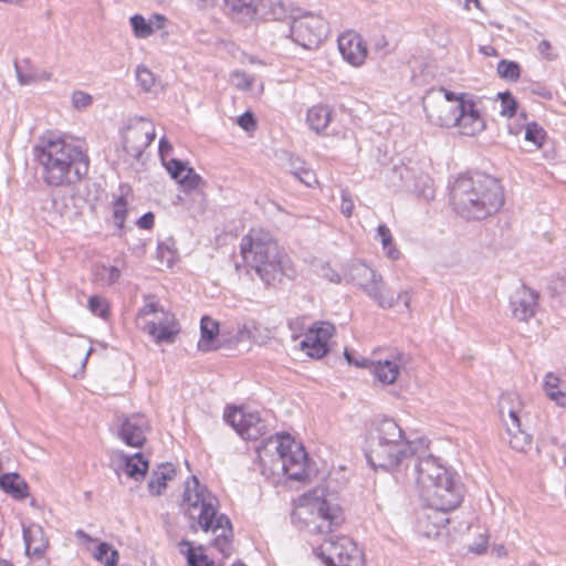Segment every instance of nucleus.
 <instances>
[{
  "mask_svg": "<svg viewBox=\"0 0 566 566\" xmlns=\"http://www.w3.org/2000/svg\"><path fill=\"white\" fill-rule=\"evenodd\" d=\"M176 469L171 463H161L151 474L148 481V490L151 495H160L166 489L167 481L174 479Z\"/></svg>",
  "mask_w": 566,
  "mask_h": 566,
  "instance_id": "obj_28",
  "label": "nucleus"
},
{
  "mask_svg": "<svg viewBox=\"0 0 566 566\" xmlns=\"http://www.w3.org/2000/svg\"><path fill=\"white\" fill-rule=\"evenodd\" d=\"M224 420L245 440H258L268 430L266 422L259 412H247L237 407L224 413Z\"/></svg>",
  "mask_w": 566,
  "mask_h": 566,
  "instance_id": "obj_15",
  "label": "nucleus"
},
{
  "mask_svg": "<svg viewBox=\"0 0 566 566\" xmlns=\"http://www.w3.org/2000/svg\"><path fill=\"white\" fill-rule=\"evenodd\" d=\"M333 118V111L329 106L318 104L308 108L306 122L310 128L316 133L325 130Z\"/></svg>",
  "mask_w": 566,
  "mask_h": 566,
  "instance_id": "obj_29",
  "label": "nucleus"
},
{
  "mask_svg": "<svg viewBox=\"0 0 566 566\" xmlns=\"http://www.w3.org/2000/svg\"><path fill=\"white\" fill-rule=\"evenodd\" d=\"M547 396L557 405L566 406V390L557 388L554 391H551Z\"/></svg>",
  "mask_w": 566,
  "mask_h": 566,
  "instance_id": "obj_60",
  "label": "nucleus"
},
{
  "mask_svg": "<svg viewBox=\"0 0 566 566\" xmlns=\"http://www.w3.org/2000/svg\"><path fill=\"white\" fill-rule=\"evenodd\" d=\"M253 337V333L251 326L248 324H243L238 326L237 335L234 337L235 343L244 342Z\"/></svg>",
  "mask_w": 566,
  "mask_h": 566,
  "instance_id": "obj_56",
  "label": "nucleus"
},
{
  "mask_svg": "<svg viewBox=\"0 0 566 566\" xmlns=\"http://www.w3.org/2000/svg\"><path fill=\"white\" fill-rule=\"evenodd\" d=\"M130 25L134 35L138 39H146L154 33L153 21H146L140 14H135L130 18Z\"/></svg>",
  "mask_w": 566,
  "mask_h": 566,
  "instance_id": "obj_37",
  "label": "nucleus"
},
{
  "mask_svg": "<svg viewBox=\"0 0 566 566\" xmlns=\"http://www.w3.org/2000/svg\"><path fill=\"white\" fill-rule=\"evenodd\" d=\"M0 488L14 499L28 496V485L17 473H8L0 476Z\"/></svg>",
  "mask_w": 566,
  "mask_h": 566,
  "instance_id": "obj_31",
  "label": "nucleus"
},
{
  "mask_svg": "<svg viewBox=\"0 0 566 566\" xmlns=\"http://www.w3.org/2000/svg\"><path fill=\"white\" fill-rule=\"evenodd\" d=\"M402 467L407 471V476L416 482L420 491L451 473L438 458L429 452L428 441L423 438L416 439L412 454Z\"/></svg>",
  "mask_w": 566,
  "mask_h": 566,
  "instance_id": "obj_6",
  "label": "nucleus"
},
{
  "mask_svg": "<svg viewBox=\"0 0 566 566\" xmlns=\"http://www.w3.org/2000/svg\"><path fill=\"white\" fill-rule=\"evenodd\" d=\"M167 171L170 174L171 178L176 181L180 182V179L184 177V174H187V165L179 159H170L167 163H164Z\"/></svg>",
  "mask_w": 566,
  "mask_h": 566,
  "instance_id": "obj_45",
  "label": "nucleus"
},
{
  "mask_svg": "<svg viewBox=\"0 0 566 566\" xmlns=\"http://www.w3.org/2000/svg\"><path fill=\"white\" fill-rule=\"evenodd\" d=\"M95 558L105 566H115L118 559V552L107 543H101L95 552Z\"/></svg>",
  "mask_w": 566,
  "mask_h": 566,
  "instance_id": "obj_39",
  "label": "nucleus"
},
{
  "mask_svg": "<svg viewBox=\"0 0 566 566\" xmlns=\"http://www.w3.org/2000/svg\"><path fill=\"white\" fill-rule=\"evenodd\" d=\"M158 313H160L161 316L158 317L157 321H147L143 327L144 331L153 336L156 343H174L175 336L179 332L176 327L175 316L165 312L159 303L154 300V296L146 297V303L139 310L138 316L147 317Z\"/></svg>",
  "mask_w": 566,
  "mask_h": 566,
  "instance_id": "obj_14",
  "label": "nucleus"
},
{
  "mask_svg": "<svg viewBox=\"0 0 566 566\" xmlns=\"http://www.w3.org/2000/svg\"><path fill=\"white\" fill-rule=\"evenodd\" d=\"M338 50L348 63L359 66L365 62L367 48L361 36L353 31L345 32L338 36Z\"/></svg>",
  "mask_w": 566,
  "mask_h": 566,
  "instance_id": "obj_19",
  "label": "nucleus"
},
{
  "mask_svg": "<svg viewBox=\"0 0 566 566\" xmlns=\"http://www.w3.org/2000/svg\"><path fill=\"white\" fill-rule=\"evenodd\" d=\"M123 459L124 470L129 478L136 481L144 479L148 470V461L143 453L137 452L133 455H123Z\"/></svg>",
  "mask_w": 566,
  "mask_h": 566,
  "instance_id": "obj_32",
  "label": "nucleus"
},
{
  "mask_svg": "<svg viewBox=\"0 0 566 566\" xmlns=\"http://www.w3.org/2000/svg\"><path fill=\"white\" fill-rule=\"evenodd\" d=\"M88 308L93 314L103 318L108 314L106 301L97 295H93L88 298Z\"/></svg>",
  "mask_w": 566,
  "mask_h": 566,
  "instance_id": "obj_48",
  "label": "nucleus"
},
{
  "mask_svg": "<svg viewBox=\"0 0 566 566\" xmlns=\"http://www.w3.org/2000/svg\"><path fill=\"white\" fill-rule=\"evenodd\" d=\"M315 552L326 566H364L361 551L346 536L331 537Z\"/></svg>",
  "mask_w": 566,
  "mask_h": 566,
  "instance_id": "obj_11",
  "label": "nucleus"
},
{
  "mask_svg": "<svg viewBox=\"0 0 566 566\" xmlns=\"http://www.w3.org/2000/svg\"><path fill=\"white\" fill-rule=\"evenodd\" d=\"M305 163L297 157H291L289 163V171L295 178L305 169Z\"/></svg>",
  "mask_w": 566,
  "mask_h": 566,
  "instance_id": "obj_57",
  "label": "nucleus"
},
{
  "mask_svg": "<svg viewBox=\"0 0 566 566\" xmlns=\"http://www.w3.org/2000/svg\"><path fill=\"white\" fill-rule=\"evenodd\" d=\"M373 50L375 51V53H377L379 56H385L387 55L390 51H389V43L387 41V39L384 36V35H380V36H377L375 40H374V43H373Z\"/></svg>",
  "mask_w": 566,
  "mask_h": 566,
  "instance_id": "obj_52",
  "label": "nucleus"
},
{
  "mask_svg": "<svg viewBox=\"0 0 566 566\" xmlns=\"http://www.w3.org/2000/svg\"><path fill=\"white\" fill-rule=\"evenodd\" d=\"M142 119L143 132L145 133L146 148L154 142L156 137L154 124L147 119Z\"/></svg>",
  "mask_w": 566,
  "mask_h": 566,
  "instance_id": "obj_53",
  "label": "nucleus"
},
{
  "mask_svg": "<svg viewBox=\"0 0 566 566\" xmlns=\"http://www.w3.org/2000/svg\"><path fill=\"white\" fill-rule=\"evenodd\" d=\"M303 350L312 358H322L327 353V345L317 338L305 335V338L301 342Z\"/></svg>",
  "mask_w": 566,
  "mask_h": 566,
  "instance_id": "obj_36",
  "label": "nucleus"
},
{
  "mask_svg": "<svg viewBox=\"0 0 566 566\" xmlns=\"http://www.w3.org/2000/svg\"><path fill=\"white\" fill-rule=\"evenodd\" d=\"M413 447L416 440H408L396 421L384 418L370 433L366 458L374 469L398 470L410 458Z\"/></svg>",
  "mask_w": 566,
  "mask_h": 566,
  "instance_id": "obj_5",
  "label": "nucleus"
},
{
  "mask_svg": "<svg viewBox=\"0 0 566 566\" xmlns=\"http://www.w3.org/2000/svg\"><path fill=\"white\" fill-rule=\"evenodd\" d=\"M145 133L143 132L142 119L127 127L123 137L124 150L134 159H139L146 149Z\"/></svg>",
  "mask_w": 566,
  "mask_h": 566,
  "instance_id": "obj_24",
  "label": "nucleus"
},
{
  "mask_svg": "<svg viewBox=\"0 0 566 566\" xmlns=\"http://www.w3.org/2000/svg\"><path fill=\"white\" fill-rule=\"evenodd\" d=\"M333 332L334 326L332 324L319 323L318 325L315 324L313 327H311L306 335L312 336L313 338H317L327 345V340L332 337Z\"/></svg>",
  "mask_w": 566,
  "mask_h": 566,
  "instance_id": "obj_43",
  "label": "nucleus"
},
{
  "mask_svg": "<svg viewBox=\"0 0 566 566\" xmlns=\"http://www.w3.org/2000/svg\"><path fill=\"white\" fill-rule=\"evenodd\" d=\"M230 15L240 21L247 22L256 18L261 0H223Z\"/></svg>",
  "mask_w": 566,
  "mask_h": 566,
  "instance_id": "obj_26",
  "label": "nucleus"
},
{
  "mask_svg": "<svg viewBox=\"0 0 566 566\" xmlns=\"http://www.w3.org/2000/svg\"><path fill=\"white\" fill-rule=\"evenodd\" d=\"M14 69H15V73H17L20 84H22V85L31 84L32 82H34L36 80V76L34 73L23 71V66L21 63L15 62Z\"/></svg>",
  "mask_w": 566,
  "mask_h": 566,
  "instance_id": "obj_51",
  "label": "nucleus"
},
{
  "mask_svg": "<svg viewBox=\"0 0 566 566\" xmlns=\"http://www.w3.org/2000/svg\"><path fill=\"white\" fill-rule=\"evenodd\" d=\"M240 252L244 262L268 285L291 275L290 258L280 249L270 232L263 229L250 230L241 240Z\"/></svg>",
  "mask_w": 566,
  "mask_h": 566,
  "instance_id": "obj_4",
  "label": "nucleus"
},
{
  "mask_svg": "<svg viewBox=\"0 0 566 566\" xmlns=\"http://www.w3.org/2000/svg\"><path fill=\"white\" fill-rule=\"evenodd\" d=\"M136 80L145 92H149L155 85L153 72L143 65L136 69Z\"/></svg>",
  "mask_w": 566,
  "mask_h": 566,
  "instance_id": "obj_44",
  "label": "nucleus"
},
{
  "mask_svg": "<svg viewBox=\"0 0 566 566\" xmlns=\"http://www.w3.org/2000/svg\"><path fill=\"white\" fill-rule=\"evenodd\" d=\"M275 450L284 474L294 481H305L311 476L307 465V453L303 446L296 443L290 436L279 437Z\"/></svg>",
  "mask_w": 566,
  "mask_h": 566,
  "instance_id": "obj_10",
  "label": "nucleus"
},
{
  "mask_svg": "<svg viewBox=\"0 0 566 566\" xmlns=\"http://www.w3.org/2000/svg\"><path fill=\"white\" fill-rule=\"evenodd\" d=\"M296 13H301V9L292 8L287 0H261L256 18L284 21L293 20Z\"/></svg>",
  "mask_w": 566,
  "mask_h": 566,
  "instance_id": "obj_21",
  "label": "nucleus"
},
{
  "mask_svg": "<svg viewBox=\"0 0 566 566\" xmlns=\"http://www.w3.org/2000/svg\"><path fill=\"white\" fill-rule=\"evenodd\" d=\"M397 359H398V361H391L388 359H385L384 361L382 360H377V361L371 360L369 363L368 368L371 369L373 374L380 382L390 385V384H394L395 380L397 379V377L399 375L400 365L406 363V359L403 358L402 355H399Z\"/></svg>",
  "mask_w": 566,
  "mask_h": 566,
  "instance_id": "obj_25",
  "label": "nucleus"
},
{
  "mask_svg": "<svg viewBox=\"0 0 566 566\" xmlns=\"http://www.w3.org/2000/svg\"><path fill=\"white\" fill-rule=\"evenodd\" d=\"M126 213H127L126 201H125L124 197H118L116 199V201L114 202V208H113V219H114V223L117 228L122 229L124 227Z\"/></svg>",
  "mask_w": 566,
  "mask_h": 566,
  "instance_id": "obj_47",
  "label": "nucleus"
},
{
  "mask_svg": "<svg viewBox=\"0 0 566 566\" xmlns=\"http://www.w3.org/2000/svg\"><path fill=\"white\" fill-rule=\"evenodd\" d=\"M155 216L153 212H146L137 220V226L140 229L149 230L154 227Z\"/></svg>",
  "mask_w": 566,
  "mask_h": 566,
  "instance_id": "obj_58",
  "label": "nucleus"
},
{
  "mask_svg": "<svg viewBox=\"0 0 566 566\" xmlns=\"http://www.w3.org/2000/svg\"><path fill=\"white\" fill-rule=\"evenodd\" d=\"M500 99V115L512 117L517 109V103L510 92H502L497 94Z\"/></svg>",
  "mask_w": 566,
  "mask_h": 566,
  "instance_id": "obj_42",
  "label": "nucleus"
},
{
  "mask_svg": "<svg viewBox=\"0 0 566 566\" xmlns=\"http://www.w3.org/2000/svg\"><path fill=\"white\" fill-rule=\"evenodd\" d=\"M340 211L344 216L350 217L354 211V200L350 193L347 190H342L340 192Z\"/></svg>",
  "mask_w": 566,
  "mask_h": 566,
  "instance_id": "obj_49",
  "label": "nucleus"
},
{
  "mask_svg": "<svg viewBox=\"0 0 566 566\" xmlns=\"http://www.w3.org/2000/svg\"><path fill=\"white\" fill-rule=\"evenodd\" d=\"M219 501L213 493L201 484L197 476L192 475L185 482L181 511L189 520V528L192 532L201 530L203 532L220 534L213 539L216 547L224 557L231 554V542L233 538L232 523L226 514L218 513Z\"/></svg>",
  "mask_w": 566,
  "mask_h": 566,
  "instance_id": "obj_1",
  "label": "nucleus"
},
{
  "mask_svg": "<svg viewBox=\"0 0 566 566\" xmlns=\"http://www.w3.org/2000/svg\"><path fill=\"white\" fill-rule=\"evenodd\" d=\"M423 109L429 120L440 127H453L457 123L458 104L428 99L423 102Z\"/></svg>",
  "mask_w": 566,
  "mask_h": 566,
  "instance_id": "obj_20",
  "label": "nucleus"
},
{
  "mask_svg": "<svg viewBox=\"0 0 566 566\" xmlns=\"http://www.w3.org/2000/svg\"><path fill=\"white\" fill-rule=\"evenodd\" d=\"M450 196L454 210L468 220L485 219L497 212L504 203L499 180L483 174L458 178Z\"/></svg>",
  "mask_w": 566,
  "mask_h": 566,
  "instance_id": "obj_3",
  "label": "nucleus"
},
{
  "mask_svg": "<svg viewBox=\"0 0 566 566\" xmlns=\"http://www.w3.org/2000/svg\"><path fill=\"white\" fill-rule=\"evenodd\" d=\"M293 517L302 521L310 534L325 535L335 531L344 521L338 504L326 499L315 500L307 506H301L293 513Z\"/></svg>",
  "mask_w": 566,
  "mask_h": 566,
  "instance_id": "obj_7",
  "label": "nucleus"
},
{
  "mask_svg": "<svg viewBox=\"0 0 566 566\" xmlns=\"http://www.w3.org/2000/svg\"><path fill=\"white\" fill-rule=\"evenodd\" d=\"M118 420V437L127 446L142 448L146 442V434L150 431V423L143 413L122 415Z\"/></svg>",
  "mask_w": 566,
  "mask_h": 566,
  "instance_id": "obj_16",
  "label": "nucleus"
},
{
  "mask_svg": "<svg viewBox=\"0 0 566 566\" xmlns=\"http://www.w3.org/2000/svg\"><path fill=\"white\" fill-rule=\"evenodd\" d=\"M219 334V324L209 316H202L200 321V340L198 348L202 352H209L219 348L217 336Z\"/></svg>",
  "mask_w": 566,
  "mask_h": 566,
  "instance_id": "obj_27",
  "label": "nucleus"
},
{
  "mask_svg": "<svg viewBox=\"0 0 566 566\" xmlns=\"http://www.w3.org/2000/svg\"><path fill=\"white\" fill-rule=\"evenodd\" d=\"M296 179L307 187H313V185L317 182L315 172L307 167H305Z\"/></svg>",
  "mask_w": 566,
  "mask_h": 566,
  "instance_id": "obj_54",
  "label": "nucleus"
},
{
  "mask_svg": "<svg viewBox=\"0 0 566 566\" xmlns=\"http://www.w3.org/2000/svg\"><path fill=\"white\" fill-rule=\"evenodd\" d=\"M43 180L53 187L73 186L83 180L90 168L82 147L65 136L49 135L34 146Z\"/></svg>",
  "mask_w": 566,
  "mask_h": 566,
  "instance_id": "obj_2",
  "label": "nucleus"
},
{
  "mask_svg": "<svg viewBox=\"0 0 566 566\" xmlns=\"http://www.w3.org/2000/svg\"><path fill=\"white\" fill-rule=\"evenodd\" d=\"M421 172L416 167H410L406 165L397 166L392 169V179L398 178L407 190H411V184H413L415 179L418 177V174Z\"/></svg>",
  "mask_w": 566,
  "mask_h": 566,
  "instance_id": "obj_35",
  "label": "nucleus"
},
{
  "mask_svg": "<svg viewBox=\"0 0 566 566\" xmlns=\"http://www.w3.org/2000/svg\"><path fill=\"white\" fill-rule=\"evenodd\" d=\"M187 547L186 557L188 566H214V563L208 558L206 554L201 551L202 546H199L197 549L191 546V543L187 539H182L179 543V547Z\"/></svg>",
  "mask_w": 566,
  "mask_h": 566,
  "instance_id": "obj_33",
  "label": "nucleus"
},
{
  "mask_svg": "<svg viewBox=\"0 0 566 566\" xmlns=\"http://www.w3.org/2000/svg\"><path fill=\"white\" fill-rule=\"evenodd\" d=\"M377 238L380 240L382 247L390 245V241H392V235L389 228L386 224L378 226Z\"/></svg>",
  "mask_w": 566,
  "mask_h": 566,
  "instance_id": "obj_55",
  "label": "nucleus"
},
{
  "mask_svg": "<svg viewBox=\"0 0 566 566\" xmlns=\"http://www.w3.org/2000/svg\"><path fill=\"white\" fill-rule=\"evenodd\" d=\"M420 496L428 506L442 511H452L457 509L463 499V486L455 481L452 473L442 476V480L431 484L426 490L420 491Z\"/></svg>",
  "mask_w": 566,
  "mask_h": 566,
  "instance_id": "obj_13",
  "label": "nucleus"
},
{
  "mask_svg": "<svg viewBox=\"0 0 566 566\" xmlns=\"http://www.w3.org/2000/svg\"><path fill=\"white\" fill-rule=\"evenodd\" d=\"M545 138L546 132L538 124L535 122L526 124L525 140L533 143L536 148H541Z\"/></svg>",
  "mask_w": 566,
  "mask_h": 566,
  "instance_id": "obj_40",
  "label": "nucleus"
},
{
  "mask_svg": "<svg viewBox=\"0 0 566 566\" xmlns=\"http://www.w3.org/2000/svg\"><path fill=\"white\" fill-rule=\"evenodd\" d=\"M411 192L422 196L426 199L433 197V190L431 187V179L427 174L422 171L418 174V177L411 184Z\"/></svg>",
  "mask_w": 566,
  "mask_h": 566,
  "instance_id": "obj_38",
  "label": "nucleus"
},
{
  "mask_svg": "<svg viewBox=\"0 0 566 566\" xmlns=\"http://www.w3.org/2000/svg\"><path fill=\"white\" fill-rule=\"evenodd\" d=\"M488 548V538L484 535H480L479 542L470 546V551L476 554H482Z\"/></svg>",
  "mask_w": 566,
  "mask_h": 566,
  "instance_id": "obj_64",
  "label": "nucleus"
},
{
  "mask_svg": "<svg viewBox=\"0 0 566 566\" xmlns=\"http://www.w3.org/2000/svg\"><path fill=\"white\" fill-rule=\"evenodd\" d=\"M94 277L102 285H113L119 280L120 271L116 266L96 265Z\"/></svg>",
  "mask_w": 566,
  "mask_h": 566,
  "instance_id": "obj_34",
  "label": "nucleus"
},
{
  "mask_svg": "<svg viewBox=\"0 0 566 566\" xmlns=\"http://www.w3.org/2000/svg\"><path fill=\"white\" fill-rule=\"evenodd\" d=\"M497 74L502 78L516 81L520 77L521 69L514 61L501 60L497 64Z\"/></svg>",
  "mask_w": 566,
  "mask_h": 566,
  "instance_id": "obj_41",
  "label": "nucleus"
},
{
  "mask_svg": "<svg viewBox=\"0 0 566 566\" xmlns=\"http://www.w3.org/2000/svg\"><path fill=\"white\" fill-rule=\"evenodd\" d=\"M72 106L77 111L86 109L93 103L91 94L84 91H74L71 96Z\"/></svg>",
  "mask_w": 566,
  "mask_h": 566,
  "instance_id": "obj_46",
  "label": "nucleus"
},
{
  "mask_svg": "<svg viewBox=\"0 0 566 566\" xmlns=\"http://www.w3.org/2000/svg\"><path fill=\"white\" fill-rule=\"evenodd\" d=\"M448 512L428 506L418 517L419 531L426 537L438 536L439 530L449 523Z\"/></svg>",
  "mask_w": 566,
  "mask_h": 566,
  "instance_id": "obj_22",
  "label": "nucleus"
},
{
  "mask_svg": "<svg viewBox=\"0 0 566 566\" xmlns=\"http://www.w3.org/2000/svg\"><path fill=\"white\" fill-rule=\"evenodd\" d=\"M327 23L312 12L296 13L290 25L292 40L305 49L316 48L327 35Z\"/></svg>",
  "mask_w": 566,
  "mask_h": 566,
  "instance_id": "obj_12",
  "label": "nucleus"
},
{
  "mask_svg": "<svg viewBox=\"0 0 566 566\" xmlns=\"http://www.w3.org/2000/svg\"><path fill=\"white\" fill-rule=\"evenodd\" d=\"M559 378L553 374H547L544 381L546 395L558 388Z\"/></svg>",
  "mask_w": 566,
  "mask_h": 566,
  "instance_id": "obj_59",
  "label": "nucleus"
},
{
  "mask_svg": "<svg viewBox=\"0 0 566 566\" xmlns=\"http://www.w3.org/2000/svg\"><path fill=\"white\" fill-rule=\"evenodd\" d=\"M538 293L526 285L517 287L510 297L512 316L520 322H527L538 307Z\"/></svg>",
  "mask_w": 566,
  "mask_h": 566,
  "instance_id": "obj_17",
  "label": "nucleus"
},
{
  "mask_svg": "<svg viewBox=\"0 0 566 566\" xmlns=\"http://www.w3.org/2000/svg\"><path fill=\"white\" fill-rule=\"evenodd\" d=\"M238 125L247 132L254 130L256 128V122L251 112H245L240 115L237 119Z\"/></svg>",
  "mask_w": 566,
  "mask_h": 566,
  "instance_id": "obj_50",
  "label": "nucleus"
},
{
  "mask_svg": "<svg viewBox=\"0 0 566 566\" xmlns=\"http://www.w3.org/2000/svg\"><path fill=\"white\" fill-rule=\"evenodd\" d=\"M455 127L460 134L465 136H474L485 128V122L480 111L471 99H460L458 102V114Z\"/></svg>",
  "mask_w": 566,
  "mask_h": 566,
  "instance_id": "obj_18",
  "label": "nucleus"
},
{
  "mask_svg": "<svg viewBox=\"0 0 566 566\" xmlns=\"http://www.w3.org/2000/svg\"><path fill=\"white\" fill-rule=\"evenodd\" d=\"M344 356H345L346 360L348 361V364H350V365H355L357 367H369L370 361L368 359H366V358L355 359V357H353L352 352H349L348 349H345Z\"/></svg>",
  "mask_w": 566,
  "mask_h": 566,
  "instance_id": "obj_62",
  "label": "nucleus"
},
{
  "mask_svg": "<svg viewBox=\"0 0 566 566\" xmlns=\"http://www.w3.org/2000/svg\"><path fill=\"white\" fill-rule=\"evenodd\" d=\"M522 402L517 394L504 392L499 400V412L510 436V446L525 452L532 444V436L522 429L520 412Z\"/></svg>",
  "mask_w": 566,
  "mask_h": 566,
  "instance_id": "obj_9",
  "label": "nucleus"
},
{
  "mask_svg": "<svg viewBox=\"0 0 566 566\" xmlns=\"http://www.w3.org/2000/svg\"><path fill=\"white\" fill-rule=\"evenodd\" d=\"M25 552L29 555L42 556L46 548L43 531L40 526L23 527Z\"/></svg>",
  "mask_w": 566,
  "mask_h": 566,
  "instance_id": "obj_30",
  "label": "nucleus"
},
{
  "mask_svg": "<svg viewBox=\"0 0 566 566\" xmlns=\"http://www.w3.org/2000/svg\"><path fill=\"white\" fill-rule=\"evenodd\" d=\"M538 52L547 60L552 61L556 56L552 53L551 43L547 40H543L538 44Z\"/></svg>",
  "mask_w": 566,
  "mask_h": 566,
  "instance_id": "obj_61",
  "label": "nucleus"
},
{
  "mask_svg": "<svg viewBox=\"0 0 566 566\" xmlns=\"http://www.w3.org/2000/svg\"><path fill=\"white\" fill-rule=\"evenodd\" d=\"M321 272H322V275L324 277H326L329 282H333V283L340 282V275L336 271L331 269L328 265L322 266Z\"/></svg>",
  "mask_w": 566,
  "mask_h": 566,
  "instance_id": "obj_63",
  "label": "nucleus"
},
{
  "mask_svg": "<svg viewBox=\"0 0 566 566\" xmlns=\"http://www.w3.org/2000/svg\"><path fill=\"white\" fill-rule=\"evenodd\" d=\"M349 280L364 293L374 300L381 308H391L396 305L392 293L386 291L382 276L364 262H356L350 265Z\"/></svg>",
  "mask_w": 566,
  "mask_h": 566,
  "instance_id": "obj_8",
  "label": "nucleus"
},
{
  "mask_svg": "<svg viewBox=\"0 0 566 566\" xmlns=\"http://www.w3.org/2000/svg\"><path fill=\"white\" fill-rule=\"evenodd\" d=\"M179 184L185 188V192L192 197L193 208L202 211L206 206V198L202 190L205 181L201 176L193 168H188L187 174L184 175Z\"/></svg>",
  "mask_w": 566,
  "mask_h": 566,
  "instance_id": "obj_23",
  "label": "nucleus"
}]
</instances>
